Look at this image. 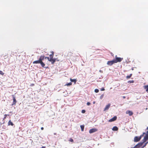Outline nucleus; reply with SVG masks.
Segmentation results:
<instances>
[{
    "instance_id": "f257e3e1",
    "label": "nucleus",
    "mask_w": 148,
    "mask_h": 148,
    "mask_svg": "<svg viewBox=\"0 0 148 148\" xmlns=\"http://www.w3.org/2000/svg\"><path fill=\"white\" fill-rule=\"evenodd\" d=\"M44 56H41L40 57L38 60L34 61L33 62V64H40L42 67H44L45 64L42 61L43 60H44Z\"/></svg>"
},
{
    "instance_id": "f03ea898",
    "label": "nucleus",
    "mask_w": 148,
    "mask_h": 148,
    "mask_svg": "<svg viewBox=\"0 0 148 148\" xmlns=\"http://www.w3.org/2000/svg\"><path fill=\"white\" fill-rule=\"evenodd\" d=\"M148 143V142L145 143L144 145L143 146H142L143 144V143L142 142L139 143L138 144L136 145L135 146H134V147L132 148H143L145 146H146Z\"/></svg>"
},
{
    "instance_id": "7ed1b4c3",
    "label": "nucleus",
    "mask_w": 148,
    "mask_h": 148,
    "mask_svg": "<svg viewBox=\"0 0 148 148\" xmlns=\"http://www.w3.org/2000/svg\"><path fill=\"white\" fill-rule=\"evenodd\" d=\"M145 134V133L144 132L143 133V134L141 135L140 136L135 137L134 139V141L135 142H137L139 141L140 140L141 137Z\"/></svg>"
},
{
    "instance_id": "20e7f679",
    "label": "nucleus",
    "mask_w": 148,
    "mask_h": 148,
    "mask_svg": "<svg viewBox=\"0 0 148 148\" xmlns=\"http://www.w3.org/2000/svg\"><path fill=\"white\" fill-rule=\"evenodd\" d=\"M115 57V59H113L115 63H117L118 62H120L123 59V58L117 57V56H116Z\"/></svg>"
},
{
    "instance_id": "39448f33",
    "label": "nucleus",
    "mask_w": 148,
    "mask_h": 148,
    "mask_svg": "<svg viewBox=\"0 0 148 148\" xmlns=\"http://www.w3.org/2000/svg\"><path fill=\"white\" fill-rule=\"evenodd\" d=\"M148 140V134H146L145 136H144L143 139V143L146 142Z\"/></svg>"
},
{
    "instance_id": "423d86ee",
    "label": "nucleus",
    "mask_w": 148,
    "mask_h": 148,
    "mask_svg": "<svg viewBox=\"0 0 148 148\" xmlns=\"http://www.w3.org/2000/svg\"><path fill=\"white\" fill-rule=\"evenodd\" d=\"M12 96L13 98V102L12 104V105H15L16 103V100L15 97L14 95H12Z\"/></svg>"
},
{
    "instance_id": "0eeeda50",
    "label": "nucleus",
    "mask_w": 148,
    "mask_h": 148,
    "mask_svg": "<svg viewBox=\"0 0 148 148\" xmlns=\"http://www.w3.org/2000/svg\"><path fill=\"white\" fill-rule=\"evenodd\" d=\"M114 63H115L113 60H112L108 61L107 62V64L109 66H111Z\"/></svg>"
},
{
    "instance_id": "6e6552de",
    "label": "nucleus",
    "mask_w": 148,
    "mask_h": 148,
    "mask_svg": "<svg viewBox=\"0 0 148 148\" xmlns=\"http://www.w3.org/2000/svg\"><path fill=\"white\" fill-rule=\"evenodd\" d=\"M97 129L96 128H92L90 129L89 130V132L91 134L92 133L94 132L97 131Z\"/></svg>"
},
{
    "instance_id": "1a4fd4ad",
    "label": "nucleus",
    "mask_w": 148,
    "mask_h": 148,
    "mask_svg": "<svg viewBox=\"0 0 148 148\" xmlns=\"http://www.w3.org/2000/svg\"><path fill=\"white\" fill-rule=\"evenodd\" d=\"M117 119V117L116 116H115L113 117L112 118L109 119L108 120V121L109 122H112V121H114L116 120Z\"/></svg>"
},
{
    "instance_id": "9d476101",
    "label": "nucleus",
    "mask_w": 148,
    "mask_h": 148,
    "mask_svg": "<svg viewBox=\"0 0 148 148\" xmlns=\"http://www.w3.org/2000/svg\"><path fill=\"white\" fill-rule=\"evenodd\" d=\"M56 59L55 58H52L50 59L49 60V61L50 62H51V63L52 64H54L55 62H56Z\"/></svg>"
},
{
    "instance_id": "9b49d317",
    "label": "nucleus",
    "mask_w": 148,
    "mask_h": 148,
    "mask_svg": "<svg viewBox=\"0 0 148 148\" xmlns=\"http://www.w3.org/2000/svg\"><path fill=\"white\" fill-rule=\"evenodd\" d=\"M126 114H128L130 116H132L133 114V112L131 111L127 110L126 112Z\"/></svg>"
},
{
    "instance_id": "f8f14e48",
    "label": "nucleus",
    "mask_w": 148,
    "mask_h": 148,
    "mask_svg": "<svg viewBox=\"0 0 148 148\" xmlns=\"http://www.w3.org/2000/svg\"><path fill=\"white\" fill-rule=\"evenodd\" d=\"M110 104H108L107 105L104 109V111H105L106 110H108L110 108Z\"/></svg>"
},
{
    "instance_id": "ddd939ff",
    "label": "nucleus",
    "mask_w": 148,
    "mask_h": 148,
    "mask_svg": "<svg viewBox=\"0 0 148 148\" xmlns=\"http://www.w3.org/2000/svg\"><path fill=\"white\" fill-rule=\"evenodd\" d=\"M8 125L13 126L14 124H13V123L10 120L9 121H8Z\"/></svg>"
},
{
    "instance_id": "4468645a",
    "label": "nucleus",
    "mask_w": 148,
    "mask_h": 148,
    "mask_svg": "<svg viewBox=\"0 0 148 148\" xmlns=\"http://www.w3.org/2000/svg\"><path fill=\"white\" fill-rule=\"evenodd\" d=\"M51 53L52 54L50 55H49L50 59L53 58V55H54V52L53 51H52L51 52Z\"/></svg>"
},
{
    "instance_id": "2eb2a0df",
    "label": "nucleus",
    "mask_w": 148,
    "mask_h": 148,
    "mask_svg": "<svg viewBox=\"0 0 148 148\" xmlns=\"http://www.w3.org/2000/svg\"><path fill=\"white\" fill-rule=\"evenodd\" d=\"M144 88L145 89H146V91H148V85L144 86Z\"/></svg>"
},
{
    "instance_id": "dca6fc26",
    "label": "nucleus",
    "mask_w": 148,
    "mask_h": 148,
    "mask_svg": "<svg viewBox=\"0 0 148 148\" xmlns=\"http://www.w3.org/2000/svg\"><path fill=\"white\" fill-rule=\"evenodd\" d=\"M112 130L113 131H117L118 130V128L116 126H114L112 128Z\"/></svg>"
},
{
    "instance_id": "f3484780",
    "label": "nucleus",
    "mask_w": 148,
    "mask_h": 148,
    "mask_svg": "<svg viewBox=\"0 0 148 148\" xmlns=\"http://www.w3.org/2000/svg\"><path fill=\"white\" fill-rule=\"evenodd\" d=\"M70 80L71 82H74L75 84L76 83L77 81L76 79H72L71 78H70Z\"/></svg>"
},
{
    "instance_id": "a211bd4d",
    "label": "nucleus",
    "mask_w": 148,
    "mask_h": 148,
    "mask_svg": "<svg viewBox=\"0 0 148 148\" xmlns=\"http://www.w3.org/2000/svg\"><path fill=\"white\" fill-rule=\"evenodd\" d=\"M80 127L81 128L82 131H84V125H81Z\"/></svg>"
},
{
    "instance_id": "6ab92c4d",
    "label": "nucleus",
    "mask_w": 148,
    "mask_h": 148,
    "mask_svg": "<svg viewBox=\"0 0 148 148\" xmlns=\"http://www.w3.org/2000/svg\"><path fill=\"white\" fill-rule=\"evenodd\" d=\"M132 74H130L129 75L127 76H126V78L127 79L130 78L132 76Z\"/></svg>"
},
{
    "instance_id": "aec40b11",
    "label": "nucleus",
    "mask_w": 148,
    "mask_h": 148,
    "mask_svg": "<svg viewBox=\"0 0 148 148\" xmlns=\"http://www.w3.org/2000/svg\"><path fill=\"white\" fill-rule=\"evenodd\" d=\"M7 115L9 116V115L5 114L4 115V117L3 119V120H5L6 118V116Z\"/></svg>"
},
{
    "instance_id": "412c9836",
    "label": "nucleus",
    "mask_w": 148,
    "mask_h": 148,
    "mask_svg": "<svg viewBox=\"0 0 148 148\" xmlns=\"http://www.w3.org/2000/svg\"><path fill=\"white\" fill-rule=\"evenodd\" d=\"M128 82V83H133L134 82V80H130Z\"/></svg>"
},
{
    "instance_id": "4be33fe9",
    "label": "nucleus",
    "mask_w": 148,
    "mask_h": 148,
    "mask_svg": "<svg viewBox=\"0 0 148 148\" xmlns=\"http://www.w3.org/2000/svg\"><path fill=\"white\" fill-rule=\"evenodd\" d=\"M72 84V83H71V82H70V83H67V84H66V85H67V86H69L71 85Z\"/></svg>"
},
{
    "instance_id": "5701e85b",
    "label": "nucleus",
    "mask_w": 148,
    "mask_h": 148,
    "mask_svg": "<svg viewBox=\"0 0 148 148\" xmlns=\"http://www.w3.org/2000/svg\"><path fill=\"white\" fill-rule=\"evenodd\" d=\"M4 73H3V71H0V74L3 75L4 74Z\"/></svg>"
},
{
    "instance_id": "b1692460",
    "label": "nucleus",
    "mask_w": 148,
    "mask_h": 148,
    "mask_svg": "<svg viewBox=\"0 0 148 148\" xmlns=\"http://www.w3.org/2000/svg\"><path fill=\"white\" fill-rule=\"evenodd\" d=\"M99 90L98 89H95V92L96 93L98 92H99Z\"/></svg>"
},
{
    "instance_id": "393cba45",
    "label": "nucleus",
    "mask_w": 148,
    "mask_h": 148,
    "mask_svg": "<svg viewBox=\"0 0 148 148\" xmlns=\"http://www.w3.org/2000/svg\"><path fill=\"white\" fill-rule=\"evenodd\" d=\"M104 96V95L103 94L101 95V96L100 97V99H102V98H103Z\"/></svg>"
},
{
    "instance_id": "a878e982",
    "label": "nucleus",
    "mask_w": 148,
    "mask_h": 148,
    "mask_svg": "<svg viewBox=\"0 0 148 148\" xmlns=\"http://www.w3.org/2000/svg\"><path fill=\"white\" fill-rule=\"evenodd\" d=\"M69 141L71 142H73V139L72 138H70L69 140Z\"/></svg>"
},
{
    "instance_id": "bb28decb",
    "label": "nucleus",
    "mask_w": 148,
    "mask_h": 148,
    "mask_svg": "<svg viewBox=\"0 0 148 148\" xmlns=\"http://www.w3.org/2000/svg\"><path fill=\"white\" fill-rule=\"evenodd\" d=\"M82 112L83 113H84L85 112V110H82Z\"/></svg>"
},
{
    "instance_id": "cd10ccee",
    "label": "nucleus",
    "mask_w": 148,
    "mask_h": 148,
    "mask_svg": "<svg viewBox=\"0 0 148 148\" xmlns=\"http://www.w3.org/2000/svg\"><path fill=\"white\" fill-rule=\"evenodd\" d=\"M90 104V102H87V105L88 106H89Z\"/></svg>"
},
{
    "instance_id": "c85d7f7f",
    "label": "nucleus",
    "mask_w": 148,
    "mask_h": 148,
    "mask_svg": "<svg viewBox=\"0 0 148 148\" xmlns=\"http://www.w3.org/2000/svg\"><path fill=\"white\" fill-rule=\"evenodd\" d=\"M34 86V84H31L30 85V86Z\"/></svg>"
},
{
    "instance_id": "c756f323",
    "label": "nucleus",
    "mask_w": 148,
    "mask_h": 148,
    "mask_svg": "<svg viewBox=\"0 0 148 148\" xmlns=\"http://www.w3.org/2000/svg\"><path fill=\"white\" fill-rule=\"evenodd\" d=\"M105 90V89L104 88H102L101 89V91H104Z\"/></svg>"
},
{
    "instance_id": "7c9ffc66",
    "label": "nucleus",
    "mask_w": 148,
    "mask_h": 148,
    "mask_svg": "<svg viewBox=\"0 0 148 148\" xmlns=\"http://www.w3.org/2000/svg\"><path fill=\"white\" fill-rule=\"evenodd\" d=\"M45 58H47V59L48 60V61H49V60L50 59V58H49L48 57H45Z\"/></svg>"
},
{
    "instance_id": "2f4dec72",
    "label": "nucleus",
    "mask_w": 148,
    "mask_h": 148,
    "mask_svg": "<svg viewBox=\"0 0 148 148\" xmlns=\"http://www.w3.org/2000/svg\"><path fill=\"white\" fill-rule=\"evenodd\" d=\"M146 130H147V131L146 132V134H148V127H147Z\"/></svg>"
},
{
    "instance_id": "473e14b6",
    "label": "nucleus",
    "mask_w": 148,
    "mask_h": 148,
    "mask_svg": "<svg viewBox=\"0 0 148 148\" xmlns=\"http://www.w3.org/2000/svg\"><path fill=\"white\" fill-rule=\"evenodd\" d=\"M72 53L71 52H69V53H68V55L69 54L70 55H71V54H72Z\"/></svg>"
},
{
    "instance_id": "72a5a7b5",
    "label": "nucleus",
    "mask_w": 148,
    "mask_h": 148,
    "mask_svg": "<svg viewBox=\"0 0 148 148\" xmlns=\"http://www.w3.org/2000/svg\"><path fill=\"white\" fill-rule=\"evenodd\" d=\"M40 148H46V147L45 146H42V147Z\"/></svg>"
},
{
    "instance_id": "f704fd0d",
    "label": "nucleus",
    "mask_w": 148,
    "mask_h": 148,
    "mask_svg": "<svg viewBox=\"0 0 148 148\" xmlns=\"http://www.w3.org/2000/svg\"><path fill=\"white\" fill-rule=\"evenodd\" d=\"M41 130H42L44 129V128L43 127H41Z\"/></svg>"
},
{
    "instance_id": "c9c22d12",
    "label": "nucleus",
    "mask_w": 148,
    "mask_h": 148,
    "mask_svg": "<svg viewBox=\"0 0 148 148\" xmlns=\"http://www.w3.org/2000/svg\"><path fill=\"white\" fill-rule=\"evenodd\" d=\"M123 98H124V99H125V96H123Z\"/></svg>"
},
{
    "instance_id": "e433bc0d",
    "label": "nucleus",
    "mask_w": 148,
    "mask_h": 148,
    "mask_svg": "<svg viewBox=\"0 0 148 148\" xmlns=\"http://www.w3.org/2000/svg\"><path fill=\"white\" fill-rule=\"evenodd\" d=\"M95 103V101H94L93 102V103Z\"/></svg>"
},
{
    "instance_id": "4c0bfd02",
    "label": "nucleus",
    "mask_w": 148,
    "mask_h": 148,
    "mask_svg": "<svg viewBox=\"0 0 148 148\" xmlns=\"http://www.w3.org/2000/svg\"><path fill=\"white\" fill-rule=\"evenodd\" d=\"M54 135H56V133H54Z\"/></svg>"
}]
</instances>
